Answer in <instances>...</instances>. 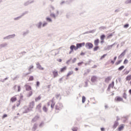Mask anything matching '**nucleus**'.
Returning <instances> with one entry per match:
<instances>
[{
    "instance_id": "24",
    "label": "nucleus",
    "mask_w": 131,
    "mask_h": 131,
    "mask_svg": "<svg viewBox=\"0 0 131 131\" xmlns=\"http://www.w3.org/2000/svg\"><path fill=\"white\" fill-rule=\"evenodd\" d=\"M123 69H124V66H121L118 69V70L119 71H121V70H123Z\"/></svg>"
},
{
    "instance_id": "36",
    "label": "nucleus",
    "mask_w": 131,
    "mask_h": 131,
    "mask_svg": "<svg viewBox=\"0 0 131 131\" xmlns=\"http://www.w3.org/2000/svg\"><path fill=\"white\" fill-rule=\"evenodd\" d=\"M42 24L41 22L39 23L37 25L38 28H40L41 27Z\"/></svg>"
},
{
    "instance_id": "23",
    "label": "nucleus",
    "mask_w": 131,
    "mask_h": 131,
    "mask_svg": "<svg viewBox=\"0 0 131 131\" xmlns=\"http://www.w3.org/2000/svg\"><path fill=\"white\" fill-rule=\"evenodd\" d=\"M110 80H111V77H108L105 79V82H108Z\"/></svg>"
},
{
    "instance_id": "14",
    "label": "nucleus",
    "mask_w": 131,
    "mask_h": 131,
    "mask_svg": "<svg viewBox=\"0 0 131 131\" xmlns=\"http://www.w3.org/2000/svg\"><path fill=\"white\" fill-rule=\"evenodd\" d=\"M96 80H97V77L93 76V77H92L91 78V81L92 82H95V81H96Z\"/></svg>"
},
{
    "instance_id": "46",
    "label": "nucleus",
    "mask_w": 131,
    "mask_h": 131,
    "mask_svg": "<svg viewBox=\"0 0 131 131\" xmlns=\"http://www.w3.org/2000/svg\"><path fill=\"white\" fill-rule=\"evenodd\" d=\"M112 48V45L107 46V49H108V50H110V49H111Z\"/></svg>"
},
{
    "instance_id": "8",
    "label": "nucleus",
    "mask_w": 131,
    "mask_h": 131,
    "mask_svg": "<svg viewBox=\"0 0 131 131\" xmlns=\"http://www.w3.org/2000/svg\"><path fill=\"white\" fill-rule=\"evenodd\" d=\"M112 88V89H113V88H114V81H113L112 82V83H111L107 89V91H110V88Z\"/></svg>"
},
{
    "instance_id": "10",
    "label": "nucleus",
    "mask_w": 131,
    "mask_h": 131,
    "mask_svg": "<svg viewBox=\"0 0 131 131\" xmlns=\"http://www.w3.org/2000/svg\"><path fill=\"white\" fill-rule=\"evenodd\" d=\"M115 101H117V102H121V101H123V99L120 97H117L115 98Z\"/></svg>"
},
{
    "instance_id": "22",
    "label": "nucleus",
    "mask_w": 131,
    "mask_h": 131,
    "mask_svg": "<svg viewBox=\"0 0 131 131\" xmlns=\"http://www.w3.org/2000/svg\"><path fill=\"white\" fill-rule=\"evenodd\" d=\"M34 77L33 76H30L28 79V81H32V80H34Z\"/></svg>"
},
{
    "instance_id": "5",
    "label": "nucleus",
    "mask_w": 131,
    "mask_h": 131,
    "mask_svg": "<svg viewBox=\"0 0 131 131\" xmlns=\"http://www.w3.org/2000/svg\"><path fill=\"white\" fill-rule=\"evenodd\" d=\"M37 65V68H38V69H39V70H45V68L42 67H41V66L39 64V63H36Z\"/></svg>"
},
{
    "instance_id": "26",
    "label": "nucleus",
    "mask_w": 131,
    "mask_h": 131,
    "mask_svg": "<svg viewBox=\"0 0 131 131\" xmlns=\"http://www.w3.org/2000/svg\"><path fill=\"white\" fill-rule=\"evenodd\" d=\"M118 126V122H115L113 125V128H116Z\"/></svg>"
},
{
    "instance_id": "55",
    "label": "nucleus",
    "mask_w": 131,
    "mask_h": 131,
    "mask_svg": "<svg viewBox=\"0 0 131 131\" xmlns=\"http://www.w3.org/2000/svg\"><path fill=\"white\" fill-rule=\"evenodd\" d=\"M129 93L130 94V95H131V89L129 90Z\"/></svg>"
},
{
    "instance_id": "11",
    "label": "nucleus",
    "mask_w": 131,
    "mask_h": 131,
    "mask_svg": "<svg viewBox=\"0 0 131 131\" xmlns=\"http://www.w3.org/2000/svg\"><path fill=\"white\" fill-rule=\"evenodd\" d=\"M100 42L99 39H96L94 40V45L95 46H99V43Z\"/></svg>"
},
{
    "instance_id": "15",
    "label": "nucleus",
    "mask_w": 131,
    "mask_h": 131,
    "mask_svg": "<svg viewBox=\"0 0 131 131\" xmlns=\"http://www.w3.org/2000/svg\"><path fill=\"white\" fill-rule=\"evenodd\" d=\"M41 108V103H39L36 106V109L37 110H40Z\"/></svg>"
},
{
    "instance_id": "59",
    "label": "nucleus",
    "mask_w": 131,
    "mask_h": 131,
    "mask_svg": "<svg viewBox=\"0 0 131 131\" xmlns=\"http://www.w3.org/2000/svg\"><path fill=\"white\" fill-rule=\"evenodd\" d=\"M113 95H114V94L113 93V94H112V95L113 96Z\"/></svg>"
},
{
    "instance_id": "52",
    "label": "nucleus",
    "mask_w": 131,
    "mask_h": 131,
    "mask_svg": "<svg viewBox=\"0 0 131 131\" xmlns=\"http://www.w3.org/2000/svg\"><path fill=\"white\" fill-rule=\"evenodd\" d=\"M75 71H78V68H75Z\"/></svg>"
},
{
    "instance_id": "32",
    "label": "nucleus",
    "mask_w": 131,
    "mask_h": 131,
    "mask_svg": "<svg viewBox=\"0 0 131 131\" xmlns=\"http://www.w3.org/2000/svg\"><path fill=\"white\" fill-rule=\"evenodd\" d=\"M32 69H33V66L31 65L29 68V71H31V70H32Z\"/></svg>"
},
{
    "instance_id": "28",
    "label": "nucleus",
    "mask_w": 131,
    "mask_h": 131,
    "mask_svg": "<svg viewBox=\"0 0 131 131\" xmlns=\"http://www.w3.org/2000/svg\"><path fill=\"white\" fill-rule=\"evenodd\" d=\"M124 55H125V52H123V53H122L120 56H119V58H121V57H123L124 56Z\"/></svg>"
},
{
    "instance_id": "53",
    "label": "nucleus",
    "mask_w": 131,
    "mask_h": 131,
    "mask_svg": "<svg viewBox=\"0 0 131 131\" xmlns=\"http://www.w3.org/2000/svg\"><path fill=\"white\" fill-rule=\"evenodd\" d=\"M58 62H62V59H59L58 60Z\"/></svg>"
},
{
    "instance_id": "50",
    "label": "nucleus",
    "mask_w": 131,
    "mask_h": 131,
    "mask_svg": "<svg viewBox=\"0 0 131 131\" xmlns=\"http://www.w3.org/2000/svg\"><path fill=\"white\" fill-rule=\"evenodd\" d=\"M101 131H104V130H105V128H101Z\"/></svg>"
},
{
    "instance_id": "61",
    "label": "nucleus",
    "mask_w": 131,
    "mask_h": 131,
    "mask_svg": "<svg viewBox=\"0 0 131 131\" xmlns=\"http://www.w3.org/2000/svg\"><path fill=\"white\" fill-rule=\"evenodd\" d=\"M75 60H76V58H75Z\"/></svg>"
},
{
    "instance_id": "7",
    "label": "nucleus",
    "mask_w": 131,
    "mask_h": 131,
    "mask_svg": "<svg viewBox=\"0 0 131 131\" xmlns=\"http://www.w3.org/2000/svg\"><path fill=\"white\" fill-rule=\"evenodd\" d=\"M52 73L53 74L54 77H57V76H58V71L57 70H54L52 72Z\"/></svg>"
},
{
    "instance_id": "30",
    "label": "nucleus",
    "mask_w": 131,
    "mask_h": 131,
    "mask_svg": "<svg viewBox=\"0 0 131 131\" xmlns=\"http://www.w3.org/2000/svg\"><path fill=\"white\" fill-rule=\"evenodd\" d=\"M33 93L32 91H30L28 94V97H31L32 96Z\"/></svg>"
},
{
    "instance_id": "27",
    "label": "nucleus",
    "mask_w": 131,
    "mask_h": 131,
    "mask_svg": "<svg viewBox=\"0 0 131 131\" xmlns=\"http://www.w3.org/2000/svg\"><path fill=\"white\" fill-rule=\"evenodd\" d=\"M121 62H122V60H118V61H117V62L115 63V65H116V66H117V65H119V64H120V63H121Z\"/></svg>"
},
{
    "instance_id": "2",
    "label": "nucleus",
    "mask_w": 131,
    "mask_h": 131,
    "mask_svg": "<svg viewBox=\"0 0 131 131\" xmlns=\"http://www.w3.org/2000/svg\"><path fill=\"white\" fill-rule=\"evenodd\" d=\"M85 47L87 49H89L90 50H91V49H93V48L94 47V45L91 42H87L85 43Z\"/></svg>"
},
{
    "instance_id": "29",
    "label": "nucleus",
    "mask_w": 131,
    "mask_h": 131,
    "mask_svg": "<svg viewBox=\"0 0 131 131\" xmlns=\"http://www.w3.org/2000/svg\"><path fill=\"white\" fill-rule=\"evenodd\" d=\"M72 74H73V71L69 72V73H68L67 76V77L70 76V75H72Z\"/></svg>"
},
{
    "instance_id": "6",
    "label": "nucleus",
    "mask_w": 131,
    "mask_h": 131,
    "mask_svg": "<svg viewBox=\"0 0 131 131\" xmlns=\"http://www.w3.org/2000/svg\"><path fill=\"white\" fill-rule=\"evenodd\" d=\"M17 95H15L13 97H12L11 99H10V101L11 102H12V103H14V102H16L17 101Z\"/></svg>"
},
{
    "instance_id": "19",
    "label": "nucleus",
    "mask_w": 131,
    "mask_h": 131,
    "mask_svg": "<svg viewBox=\"0 0 131 131\" xmlns=\"http://www.w3.org/2000/svg\"><path fill=\"white\" fill-rule=\"evenodd\" d=\"M42 110L44 112H48V107L46 105H44L42 107Z\"/></svg>"
},
{
    "instance_id": "3",
    "label": "nucleus",
    "mask_w": 131,
    "mask_h": 131,
    "mask_svg": "<svg viewBox=\"0 0 131 131\" xmlns=\"http://www.w3.org/2000/svg\"><path fill=\"white\" fill-rule=\"evenodd\" d=\"M25 88L26 91H29L32 90V88H31V86L29 85V84H26L25 85Z\"/></svg>"
},
{
    "instance_id": "47",
    "label": "nucleus",
    "mask_w": 131,
    "mask_h": 131,
    "mask_svg": "<svg viewBox=\"0 0 131 131\" xmlns=\"http://www.w3.org/2000/svg\"><path fill=\"white\" fill-rule=\"evenodd\" d=\"M39 84H40V83H39V82L37 81V82H36V85H37V86H39Z\"/></svg>"
},
{
    "instance_id": "21",
    "label": "nucleus",
    "mask_w": 131,
    "mask_h": 131,
    "mask_svg": "<svg viewBox=\"0 0 131 131\" xmlns=\"http://www.w3.org/2000/svg\"><path fill=\"white\" fill-rule=\"evenodd\" d=\"M41 99V97L40 96H39L38 97H36L35 99V102H37V101H39Z\"/></svg>"
},
{
    "instance_id": "35",
    "label": "nucleus",
    "mask_w": 131,
    "mask_h": 131,
    "mask_svg": "<svg viewBox=\"0 0 131 131\" xmlns=\"http://www.w3.org/2000/svg\"><path fill=\"white\" fill-rule=\"evenodd\" d=\"M46 20L48 22H52V19H51V18H50V17H47Z\"/></svg>"
},
{
    "instance_id": "37",
    "label": "nucleus",
    "mask_w": 131,
    "mask_h": 131,
    "mask_svg": "<svg viewBox=\"0 0 131 131\" xmlns=\"http://www.w3.org/2000/svg\"><path fill=\"white\" fill-rule=\"evenodd\" d=\"M50 17H52L53 18H54V19H56V15L53 13L50 14Z\"/></svg>"
},
{
    "instance_id": "51",
    "label": "nucleus",
    "mask_w": 131,
    "mask_h": 131,
    "mask_svg": "<svg viewBox=\"0 0 131 131\" xmlns=\"http://www.w3.org/2000/svg\"><path fill=\"white\" fill-rule=\"evenodd\" d=\"M116 59H117V57H115L114 58V61H116Z\"/></svg>"
},
{
    "instance_id": "33",
    "label": "nucleus",
    "mask_w": 131,
    "mask_h": 131,
    "mask_svg": "<svg viewBox=\"0 0 131 131\" xmlns=\"http://www.w3.org/2000/svg\"><path fill=\"white\" fill-rule=\"evenodd\" d=\"M106 56H107V54H104L103 55H102L100 58V60H103V59H104V58H105V57H106Z\"/></svg>"
},
{
    "instance_id": "57",
    "label": "nucleus",
    "mask_w": 131,
    "mask_h": 131,
    "mask_svg": "<svg viewBox=\"0 0 131 131\" xmlns=\"http://www.w3.org/2000/svg\"><path fill=\"white\" fill-rule=\"evenodd\" d=\"M28 74H29V73H27L26 75H28Z\"/></svg>"
},
{
    "instance_id": "25",
    "label": "nucleus",
    "mask_w": 131,
    "mask_h": 131,
    "mask_svg": "<svg viewBox=\"0 0 131 131\" xmlns=\"http://www.w3.org/2000/svg\"><path fill=\"white\" fill-rule=\"evenodd\" d=\"M99 49H100V47L99 46H96L93 49V51L94 52H96V51H98V50H99Z\"/></svg>"
},
{
    "instance_id": "34",
    "label": "nucleus",
    "mask_w": 131,
    "mask_h": 131,
    "mask_svg": "<svg viewBox=\"0 0 131 131\" xmlns=\"http://www.w3.org/2000/svg\"><path fill=\"white\" fill-rule=\"evenodd\" d=\"M82 103H84L85 102V97L82 96Z\"/></svg>"
},
{
    "instance_id": "39",
    "label": "nucleus",
    "mask_w": 131,
    "mask_h": 131,
    "mask_svg": "<svg viewBox=\"0 0 131 131\" xmlns=\"http://www.w3.org/2000/svg\"><path fill=\"white\" fill-rule=\"evenodd\" d=\"M20 104H21V100H18V103L16 105L17 107H19V106H20Z\"/></svg>"
},
{
    "instance_id": "56",
    "label": "nucleus",
    "mask_w": 131,
    "mask_h": 131,
    "mask_svg": "<svg viewBox=\"0 0 131 131\" xmlns=\"http://www.w3.org/2000/svg\"><path fill=\"white\" fill-rule=\"evenodd\" d=\"M48 106H50V102H48Z\"/></svg>"
},
{
    "instance_id": "45",
    "label": "nucleus",
    "mask_w": 131,
    "mask_h": 131,
    "mask_svg": "<svg viewBox=\"0 0 131 131\" xmlns=\"http://www.w3.org/2000/svg\"><path fill=\"white\" fill-rule=\"evenodd\" d=\"M129 25L128 24H126L124 26V28H127L128 27Z\"/></svg>"
},
{
    "instance_id": "42",
    "label": "nucleus",
    "mask_w": 131,
    "mask_h": 131,
    "mask_svg": "<svg viewBox=\"0 0 131 131\" xmlns=\"http://www.w3.org/2000/svg\"><path fill=\"white\" fill-rule=\"evenodd\" d=\"M112 34H110V35H108L107 36V39H109L110 38V37H112Z\"/></svg>"
},
{
    "instance_id": "58",
    "label": "nucleus",
    "mask_w": 131,
    "mask_h": 131,
    "mask_svg": "<svg viewBox=\"0 0 131 131\" xmlns=\"http://www.w3.org/2000/svg\"><path fill=\"white\" fill-rule=\"evenodd\" d=\"M85 74H85V73H84V75H85Z\"/></svg>"
},
{
    "instance_id": "4",
    "label": "nucleus",
    "mask_w": 131,
    "mask_h": 131,
    "mask_svg": "<svg viewBox=\"0 0 131 131\" xmlns=\"http://www.w3.org/2000/svg\"><path fill=\"white\" fill-rule=\"evenodd\" d=\"M55 108L56 110H61V109H62V104L58 103L56 105Z\"/></svg>"
},
{
    "instance_id": "1",
    "label": "nucleus",
    "mask_w": 131,
    "mask_h": 131,
    "mask_svg": "<svg viewBox=\"0 0 131 131\" xmlns=\"http://www.w3.org/2000/svg\"><path fill=\"white\" fill-rule=\"evenodd\" d=\"M85 46V43L82 42V43H79L76 44V47L74 45H72L70 47L71 51L70 52V54H71V52H73V50H75V51H76L77 50H78V49H80V48H82V47H84Z\"/></svg>"
},
{
    "instance_id": "9",
    "label": "nucleus",
    "mask_w": 131,
    "mask_h": 131,
    "mask_svg": "<svg viewBox=\"0 0 131 131\" xmlns=\"http://www.w3.org/2000/svg\"><path fill=\"white\" fill-rule=\"evenodd\" d=\"M17 92H20L21 91V87L19 85H15L13 87L14 90H17Z\"/></svg>"
},
{
    "instance_id": "20",
    "label": "nucleus",
    "mask_w": 131,
    "mask_h": 131,
    "mask_svg": "<svg viewBox=\"0 0 131 131\" xmlns=\"http://www.w3.org/2000/svg\"><path fill=\"white\" fill-rule=\"evenodd\" d=\"M67 69V67H64L63 68L60 69V72H64Z\"/></svg>"
},
{
    "instance_id": "48",
    "label": "nucleus",
    "mask_w": 131,
    "mask_h": 131,
    "mask_svg": "<svg viewBox=\"0 0 131 131\" xmlns=\"http://www.w3.org/2000/svg\"><path fill=\"white\" fill-rule=\"evenodd\" d=\"M80 55H81V56H83V55H85V53H84V52H81L80 53Z\"/></svg>"
},
{
    "instance_id": "60",
    "label": "nucleus",
    "mask_w": 131,
    "mask_h": 131,
    "mask_svg": "<svg viewBox=\"0 0 131 131\" xmlns=\"http://www.w3.org/2000/svg\"><path fill=\"white\" fill-rule=\"evenodd\" d=\"M124 95H126L125 93H124Z\"/></svg>"
},
{
    "instance_id": "40",
    "label": "nucleus",
    "mask_w": 131,
    "mask_h": 131,
    "mask_svg": "<svg viewBox=\"0 0 131 131\" xmlns=\"http://www.w3.org/2000/svg\"><path fill=\"white\" fill-rule=\"evenodd\" d=\"M82 64H83V62H79L78 63V66H81V65H82Z\"/></svg>"
},
{
    "instance_id": "18",
    "label": "nucleus",
    "mask_w": 131,
    "mask_h": 131,
    "mask_svg": "<svg viewBox=\"0 0 131 131\" xmlns=\"http://www.w3.org/2000/svg\"><path fill=\"white\" fill-rule=\"evenodd\" d=\"M30 108H33V107H34V102L32 101L30 103Z\"/></svg>"
},
{
    "instance_id": "17",
    "label": "nucleus",
    "mask_w": 131,
    "mask_h": 131,
    "mask_svg": "<svg viewBox=\"0 0 131 131\" xmlns=\"http://www.w3.org/2000/svg\"><path fill=\"white\" fill-rule=\"evenodd\" d=\"M52 102V104L51 105V107L52 109H54V107L55 106V102H54V100H52L50 101Z\"/></svg>"
},
{
    "instance_id": "41",
    "label": "nucleus",
    "mask_w": 131,
    "mask_h": 131,
    "mask_svg": "<svg viewBox=\"0 0 131 131\" xmlns=\"http://www.w3.org/2000/svg\"><path fill=\"white\" fill-rule=\"evenodd\" d=\"M77 127H74L72 128L73 131H77Z\"/></svg>"
},
{
    "instance_id": "31",
    "label": "nucleus",
    "mask_w": 131,
    "mask_h": 131,
    "mask_svg": "<svg viewBox=\"0 0 131 131\" xmlns=\"http://www.w3.org/2000/svg\"><path fill=\"white\" fill-rule=\"evenodd\" d=\"M128 63V60L125 59L123 62L124 65H126V64H127Z\"/></svg>"
},
{
    "instance_id": "38",
    "label": "nucleus",
    "mask_w": 131,
    "mask_h": 131,
    "mask_svg": "<svg viewBox=\"0 0 131 131\" xmlns=\"http://www.w3.org/2000/svg\"><path fill=\"white\" fill-rule=\"evenodd\" d=\"M128 73H129V71H126L124 73V75H127V74H128Z\"/></svg>"
},
{
    "instance_id": "44",
    "label": "nucleus",
    "mask_w": 131,
    "mask_h": 131,
    "mask_svg": "<svg viewBox=\"0 0 131 131\" xmlns=\"http://www.w3.org/2000/svg\"><path fill=\"white\" fill-rule=\"evenodd\" d=\"M5 117H8V115L7 114H4L3 116V119L5 118Z\"/></svg>"
},
{
    "instance_id": "12",
    "label": "nucleus",
    "mask_w": 131,
    "mask_h": 131,
    "mask_svg": "<svg viewBox=\"0 0 131 131\" xmlns=\"http://www.w3.org/2000/svg\"><path fill=\"white\" fill-rule=\"evenodd\" d=\"M123 128H124V124H121L118 128V129L119 131H121V130H122V129H123Z\"/></svg>"
},
{
    "instance_id": "13",
    "label": "nucleus",
    "mask_w": 131,
    "mask_h": 131,
    "mask_svg": "<svg viewBox=\"0 0 131 131\" xmlns=\"http://www.w3.org/2000/svg\"><path fill=\"white\" fill-rule=\"evenodd\" d=\"M105 35H102L100 36V39H101V42L102 43V42H104V39H105Z\"/></svg>"
},
{
    "instance_id": "49",
    "label": "nucleus",
    "mask_w": 131,
    "mask_h": 131,
    "mask_svg": "<svg viewBox=\"0 0 131 131\" xmlns=\"http://www.w3.org/2000/svg\"><path fill=\"white\" fill-rule=\"evenodd\" d=\"M111 63H112V64H114V63H115V60H114V61L111 60Z\"/></svg>"
},
{
    "instance_id": "43",
    "label": "nucleus",
    "mask_w": 131,
    "mask_h": 131,
    "mask_svg": "<svg viewBox=\"0 0 131 131\" xmlns=\"http://www.w3.org/2000/svg\"><path fill=\"white\" fill-rule=\"evenodd\" d=\"M48 25L47 23H45L44 24H43L42 25V27H45V26H47V25Z\"/></svg>"
},
{
    "instance_id": "54",
    "label": "nucleus",
    "mask_w": 131,
    "mask_h": 131,
    "mask_svg": "<svg viewBox=\"0 0 131 131\" xmlns=\"http://www.w3.org/2000/svg\"><path fill=\"white\" fill-rule=\"evenodd\" d=\"M15 108H16V106L14 105V106L12 107V109H15Z\"/></svg>"
},
{
    "instance_id": "16",
    "label": "nucleus",
    "mask_w": 131,
    "mask_h": 131,
    "mask_svg": "<svg viewBox=\"0 0 131 131\" xmlns=\"http://www.w3.org/2000/svg\"><path fill=\"white\" fill-rule=\"evenodd\" d=\"M125 79L126 81H129V80H131V75H128L127 76Z\"/></svg>"
}]
</instances>
